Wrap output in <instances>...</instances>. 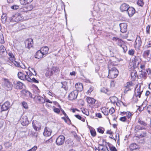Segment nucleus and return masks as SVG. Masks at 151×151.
Wrapping results in <instances>:
<instances>
[{
    "label": "nucleus",
    "mask_w": 151,
    "mask_h": 151,
    "mask_svg": "<svg viewBox=\"0 0 151 151\" xmlns=\"http://www.w3.org/2000/svg\"><path fill=\"white\" fill-rule=\"evenodd\" d=\"M82 112L86 115H89V113L87 109H83L82 111Z\"/></svg>",
    "instance_id": "48"
},
{
    "label": "nucleus",
    "mask_w": 151,
    "mask_h": 151,
    "mask_svg": "<svg viewBox=\"0 0 151 151\" xmlns=\"http://www.w3.org/2000/svg\"><path fill=\"white\" fill-rule=\"evenodd\" d=\"M134 58V60L133 62V67L134 68H136L138 67V65L139 64V62L137 60V58L135 56Z\"/></svg>",
    "instance_id": "25"
},
{
    "label": "nucleus",
    "mask_w": 151,
    "mask_h": 151,
    "mask_svg": "<svg viewBox=\"0 0 151 151\" xmlns=\"http://www.w3.org/2000/svg\"><path fill=\"white\" fill-rule=\"evenodd\" d=\"M120 31L122 33H124L127 31V25L126 23H121L119 24Z\"/></svg>",
    "instance_id": "14"
},
{
    "label": "nucleus",
    "mask_w": 151,
    "mask_h": 151,
    "mask_svg": "<svg viewBox=\"0 0 151 151\" xmlns=\"http://www.w3.org/2000/svg\"><path fill=\"white\" fill-rule=\"evenodd\" d=\"M54 73L52 71L51 69H49L47 70L45 73L46 76L48 77H50Z\"/></svg>",
    "instance_id": "30"
},
{
    "label": "nucleus",
    "mask_w": 151,
    "mask_h": 151,
    "mask_svg": "<svg viewBox=\"0 0 151 151\" xmlns=\"http://www.w3.org/2000/svg\"><path fill=\"white\" fill-rule=\"evenodd\" d=\"M109 50L110 52V53L112 56H114V54L113 52V50H112V47H109Z\"/></svg>",
    "instance_id": "55"
},
{
    "label": "nucleus",
    "mask_w": 151,
    "mask_h": 151,
    "mask_svg": "<svg viewBox=\"0 0 151 151\" xmlns=\"http://www.w3.org/2000/svg\"><path fill=\"white\" fill-rule=\"evenodd\" d=\"M132 86V85L130 83L127 82V85L125 86V88H130L131 86Z\"/></svg>",
    "instance_id": "62"
},
{
    "label": "nucleus",
    "mask_w": 151,
    "mask_h": 151,
    "mask_svg": "<svg viewBox=\"0 0 151 151\" xmlns=\"http://www.w3.org/2000/svg\"><path fill=\"white\" fill-rule=\"evenodd\" d=\"M44 55L40 50L37 51L35 55V58H36L40 59L42 58Z\"/></svg>",
    "instance_id": "19"
},
{
    "label": "nucleus",
    "mask_w": 151,
    "mask_h": 151,
    "mask_svg": "<svg viewBox=\"0 0 151 151\" xmlns=\"http://www.w3.org/2000/svg\"><path fill=\"white\" fill-rule=\"evenodd\" d=\"M136 129L139 130H142L145 129V127H142L139 125H137L136 126Z\"/></svg>",
    "instance_id": "54"
},
{
    "label": "nucleus",
    "mask_w": 151,
    "mask_h": 151,
    "mask_svg": "<svg viewBox=\"0 0 151 151\" xmlns=\"http://www.w3.org/2000/svg\"><path fill=\"white\" fill-rule=\"evenodd\" d=\"M49 49L47 47L45 46L42 47L41 48L40 50L45 55L47 53Z\"/></svg>",
    "instance_id": "28"
},
{
    "label": "nucleus",
    "mask_w": 151,
    "mask_h": 151,
    "mask_svg": "<svg viewBox=\"0 0 151 151\" xmlns=\"http://www.w3.org/2000/svg\"><path fill=\"white\" fill-rule=\"evenodd\" d=\"M147 110L148 113L151 114V105L148 106L147 107Z\"/></svg>",
    "instance_id": "51"
},
{
    "label": "nucleus",
    "mask_w": 151,
    "mask_h": 151,
    "mask_svg": "<svg viewBox=\"0 0 151 151\" xmlns=\"http://www.w3.org/2000/svg\"><path fill=\"white\" fill-rule=\"evenodd\" d=\"M16 59L15 58L14 55L12 53H10V65H14L15 66L18 67H21L22 68H25V66L24 65L22 66L20 65L19 63L16 61Z\"/></svg>",
    "instance_id": "3"
},
{
    "label": "nucleus",
    "mask_w": 151,
    "mask_h": 151,
    "mask_svg": "<svg viewBox=\"0 0 151 151\" xmlns=\"http://www.w3.org/2000/svg\"><path fill=\"white\" fill-rule=\"evenodd\" d=\"M32 123L33 127L35 131H37L40 130L41 124L40 122L35 120H34L32 121Z\"/></svg>",
    "instance_id": "5"
},
{
    "label": "nucleus",
    "mask_w": 151,
    "mask_h": 151,
    "mask_svg": "<svg viewBox=\"0 0 151 151\" xmlns=\"http://www.w3.org/2000/svg\"><path fill=\"white\" fill-rule=\"evenodd\" d=\"M25 45L26 47L29 49L33 45V40L31 38H29L25 42Z\"/></svg>",
    "instance_id": "11"
},
{
    "label": "nucleus",
    "mask_w": 151,
    "mask_h": 151,
    "mask_svg": "<svg viewBox=\"0 0 151 151\" xmlns=\"http://www.w3.org/2000/svg\"><path fill=\"white\" fill-rule=\"evenodd\" d=\"M78 94V92L75 90L71 92L70 93L68 96V99L71 101L76 99L77 97Z\"/></svg>",
    "instance_id": "6"
},
{
    "label": "nucleus",
    "mask_w": 151,
    "mask_h": 151,
    "mask_svg": "<svg viewBox=\"0 0 151 151\" xmlns=\"http://www.w3.org/2000/svg\"><path fill=\"white\" fill-rule=\"evenodd\" d=\"M150 26L149 25H148L147 26L146 28V32L147 34H149L150 33Z\"/></svg>",
    "instance_id": "58"
},
{
    "label": "nucleus",
    "mask_w": 151,
    "mask_h": 151,
    "mask_svg": "<svg viewBox=\"0 0 151 151\" xmlns=\"http://www.w3.org/2000/svg\"><path fill=\"white\" fill-rule=\"evenodd\" d=\"M25 75L23 73L21 72H18L17 75L18 78L24 81Z\"/></svg>",
    "instance_id": "31"
},
{
    "label": "nucleus",
    "mask_w": 151,
    "mask_h": 151,
    "mask_svg": "<svg viewBox=\"0 0 151 151\" xmlns=\"http://www.w3.org/2000/svg\"><path fill=\"white\" fill-rule=\"evenodd\" d=\"M8 54L9 56V52L8 53ZM0 54L3 56H5L7 54L5 48L2 45L0 46Z\"/></svg>",
    "instance_id": "12"
},
{
    "label": "nucleus",
    "mask_w": 151,
    "mask_h": 151,
    "mask_svg": "<svg viewBox=\"0 0 151 151\" xmlns=\"http://www.w3.org/2000/svg\"><path fill=\"white\" fill-rule=\"evenodd\" d=\"M26 73L27 74V75H25V78L26 79H24V81L27 80L29 82L31 81V77H30L28 75L27 72H26Z\"/></svg>",
    "instance_id": "37"
},
{
    "label": "nucleus",
    "mask_w": 151,
    "mask_h": 151,
    "mask_svg": "<svg viewBox=\"0 0 151 151\" xmlns=\"http://www.w3.org/2000/svg\"><path fill=\"white\" fill-rule=\"evenodd\" d=\"M118 73V70L115 67L109 69L108 78H115L117 76Z\"/></svg>",
    "instance_id": "4"
},
{
    "label": "nucleus",
    "mask_w": 151,
    "mask_h": 151,
    "mask_svg": "<svg viewBox=\"0 0 151 151\" xmlns=\"http://www.w3.org/2000/svg\"><path fill=\"white\" fill-rule=\"evenodd\" d=\"M137 4L138 5L140 6H142L144 4L143 0H138Z\"/></svg>",
    "instance_id": "45"
},
{
    "label": "nucleus",
    "mask_w": 151,
    "mask_h": 151,
    "mask_svg": "<svg viewBox=\"0 0 151 151\" xmlns=\"http://www.w3.org/2000/svg\"><path fill=\"white\" fill-rule=\"evenodd\" d=\"M66 142L68 143V146L69 147H70L71 146H72L73 144V142L71 141L69 139H68L67 140Z\"/></svg>",
    "instance_id": "44"
},
{
    "label": "nucleus",
    "mask_w": 151,
    "mask_h": 151,
    "mask_svg": "<svg viewBox=\"0 0 151 151\" xmlns=\"http://www.w3.org/2000/svg\"><path fill=\"white\" fill-rule=\"evenodd\" d=\"M9 102H6L4 103L2 106H1L3 111L7 110L9 108Z\"/></svg>",
    "instance_id": "21"
},
{
    "label": "nucleus",
    "mask_w": 151,
    "mask_h": 151,
    "mask_svg": "<svg viewBox=\"0 0 151 151\" xmlns=\"http://www.w3.org/2000/svg\"><path fill=\"white\" fill-rule=\"evenodd\" d=\"M147 70H142L141 71V73L140 74L142 75V76H141V77L145 79L147 77Z\"/></svg>",
    "instance_id": "33"
},
{
    "label": "nucleus",
    "mask_w": 151,
    "mask_h": 151,
    "mask_svg": "<svg viewBox=\"0 0 151 151\" xmlns=\"http://www.w3.org/2000/svg\"><path fill=\"white\" fill-rule=\"evenodd\" d=\"M142 43L140 37H137L134 45V47L135 48L139 47L141 45Z\"/></svg>",
    "instance_id": "15"
},
{
    "label": "nucleus",
    "mask_w": 151,
    "mask_h": 151,
    "mask_svg": "<svg viewBox=\"0 0 151 151\" xmlns=\"http://www.w3.org/2000/svg\"><path fill=\"white\" fill-rule=\"evenodd\" d=\"M86 100L88 103L91 104H94L96 101V100L90 97H87Z\"/></svg>",
    "instance_id": "26"
},
{
    "label": "nucleus",
    "mask_w": 151,
    "mask_h": 151,
    "mask_svg": "<svg viewBox=\"0 0 151 151\" xmlns=\"http://www.w3.org/2000/svg\"><path fill=\"white\" fill-rule=\"evenodd\" d=\"M68 82L67 81H65L61 82V84H62L61 88H63L65 91H67L68 90Z\"/></svg>",
    "instance_id": "24"
},
{
    "label": "nucleus",
    "mask_w": 151,
    "mask_h": 151,
    "mask_svg": "<svg viewBox=\"0 0 151 151\" xmlns=\"http://www.w3.org/2000/svg\"><path fill=\"white\" fill-rule=\"evenodd\" d=\"M37 147L36 146H35L31 149L28 150L27 151H35L37 150Z\"/></svg>",
    "instance_id": "59"
},
{
    "label": "nucleus",
    "mask_w": 151,
    "mask_h": 151,
    "mask_svg": "<svg viewBox=\"0 0 151 151\" xmlns=\"http://www.w3.org/2000/svg\"><path fill=\"white\" fill-rule=\"evenodd\" d=\"M52 131L51 129L46 127L45 129L44 132H43V135L45 136H49L51 135Z\"/></svg>",
    "instance_id": "17"
},
{
    "label": "nucleus",
    "mask_w": 151,
    "mask_h": 151,
    "mask_svg": "<svg viewBox=\"0 0 151 151\" xmlns=\"http://www.w3.org/2000/svg\"><path fill=\"white\" fill-rule=\"evenodd\" d=\"M38 101L39 103L43 104L45 102V100L44 98L39 96H35L34 98Z\"/></svg>",
    "instance_id": "22"
},
{
    "label": "nucleus",
    "mask_w": 151,
    "mask_h": 151,
    "mask_svg": "<svg viewBox=\"0 0 151 151\" xmlns=\"http://www.w3.org/2000/svg\"><path fill=\"white\" fill-rule=\"evenodd\" d=\"M107 144L109 147V151H117L116 149L114 146H110V144L109 142L107 143Z\"/></svg>",
    "instance_id": "36"
},
{
    "label": "nucleus",
    "mask_w": 151,
    "mask_h": 151,
    "mask_svg": "<svg viewBox=\"0 0 151 151\" xmlns=\"http://www.w3.org/2000/svg\"><path fill=\"white\" fill-rule=\"evenodd\" d=\"M54 111L58 114H59L60 112V110L58 108H55L53 109Z\"/></svg>",
    "instance_id": "60"
},
{
    "label": "nucleus",
    "mask_w": 151,
    "mask_h": 151,
    "mask_svg": "<svg viewBox=\"0 0 151 151\" xmlns=\"http://www.w3.org/2000/svg\"><path fill=\"white\" fill-rule=\"evenodd\" d=\"M10 88H12L11 86V83L12 87H14L16 89H22L23 88V86L24 84L21 82L14 80L13 79L10 80Z\"/></svg>",
    "instance_id": "1"
},
{
    "label": "nucleus",
    "mask_w": 151,
    "mask_h": 151,
    "mask_svg": "<svg viewBox=\"0 0 151 151\" xmlns=\"http://www.w3.org/2000/svg\"><path fill=\"white\" fill-rule=\"evenodd\" d=\"M9 18H7L6 15V14H3L1 17V21L3 24H5L6 28L5 29L7 32L9 33Z\"/></svg>",
    "instance_id": "2"
},
{
    "label": "nucleus",
    "mask_w": 151,
    "mask_h": 151,
    "mask_svg": "<svg viewBox=\"0 0 151 151\" xmlns=\"http://www.w3.org/2000/svg\"><path fill=\"white\" fill-rule=\"evenodd\" d=\"M138 122L140 124L144 126H145L147 125V124L144 121H142L140 119H139L138 121Z\"/></svg>",
    "instance_id": "38"
},
{
    "label": "nucleus",
    "mask_w": 151,
    "mask_h": 151,
    "mask_svg": "<svg viewBox=\"0 0 151 151\" xmlns=\"http://www.w3.org/2000/svg\"><path fill=\"white\" fill-rule=\"evenodd\" d=\"M26 7L27 12L31 11L33 8V6L31 5H28Z\"/></svg>",
    "instance_id": "43"
},
{
    "label": "nucleus",
    "mask_w": 151,
    "mask_h": 151,
    "mask_svg": "<svg viewBox=\"0 0 151 151\" xmlns=\"http://www.w3.org/2000/svg\"><path fill=\"white\" fill-rule=\"evenodd\" d=\"M137 75V72L135 70H133L131 73V77H135Z\"/></svg>",
    "instance_id": "39"
},
{
    "label": "nucleus",
    "mask_w": 151,
    "mask_h": 151,
    "mask_svg": "<svg viewBox=\"0 0 151 151\" xmlns=\"http://www.w3.org/2000/svg\"><path fill=\"white\" fill-rule=\"evenodd\" d=\"M112 40H113L116 42L117 43V44L118 45L121 47L123 49L124 52H126L125 48H127V47L126 46L122 45L123 43V42L122 40L116 37H113Z\"/></svg>",
    "instance_id": "8"
},
{
    "label": "nucleus",
    "mask_w": 151,
    "mask_h": 151,
    "mask_svg": "<svg viewBox=\"0 0 151 151\" xmlns=\"http://www.w3.org/2000/svg\"><path fill=\"white\" fill-rule=\"evenodd\" d=\"M109 112L110 114H112L115 112L114 108L113 107H112L109 110Z\"/></svg>",
    "instance_id": "50"
},
{
    "label": "nucleus",
    "mask_w": 151,
    "mask_h": 151,
    "mask_svg": "<svg viewBox=\"0 0 151 151\" xmlns=\"http://www.w3.org/2000/svg\"><path fill=\"white\" fill-rule=\"evenodd\" d=\"M65 138L63 135H60L56 139V143L58 146L62 145L65 142Z\"/></svg>",
    "instance_id": "7"
},
{
    "label": "nucleus",
    "mask_w": 151,
    "mask_h": 151,
    "mask_svg": "<svg viewBox=\"0 0 151 151\" xmlns=\"http://www.w3.org/2000/svg\"><path fill=\"white\" fill-rule=\"evenodd\" d=\"M30 82H34L35 83H39V81L38 80H36L35 78H32L31 77V81H30Z\"/></svg>",
    "instance_id": "52"
},
{
    "label": "nucleus",
    "mask_w": 151,
    "mask_h": 151,
    "mask_svg": "<svg viewBox=\"0 0 151 151\" xmlns=\"http://www.w3.org/2000/svg\"><path fill=\"white\" fill-rule=\"evenodd\" d=\"M75 87L76 89V91H81L83 89V86L81 83H76L75 85Z\"/></svg>",
    "instance_id": "18"
},
{
    "label": "nucleus",
    "mask_w": 151,
    "mask_h": 151,
    "mask_svg": "<svg viewBox=\"0 0 151 151\" xmlns=\"http://www.w3.org/2000/svg\"><path fill=\"white\" fill-rule=\"evenodd\" d=\"M93 89L94 88L92 86H91L90 87L89 89L88 90L87 92L88 93H90L93 90Z\"/></svg>",
    "instance_id": "63"
},
{
    "label": "nucleus",
    "mask_w": 151,
    "mask_h": 151,
    "mask_svg": "<svg viewBox=\"0 0 151 151\" xmlns=\"http://www.w3.org/2000/svg\"><path fill=\"white\" fill-rule=\"evenodd\" d=\"M21 124L23 126H25L28 125L29 122L27 119V118L26 117H23L21 121Z\"/></svg>",
    "instance_id": "23"
},
{
    "label": "nucleus",
    "mask_w": 151,
    "mask_h": 151,
    "mask_svg": "<svg viewBox=\"0 0 151 151\" xmlns=\"http://www.w3.org/2000/svg\"><path fill=\"white\" fill-rule=\"evenodd\" d=\"M129 148L131 150H134L139 148V146L136 143H133L131 144Z\"/></svg>",
    "instance_id": "32"
},
{
    "label": "nucleus",
    "mask_w": 151,
    "mask_h": 151,
    "mask_svg": "<svg viewBox=\"0 0 151 151\" xmlns=\"http://www.w3.org/2000/svg\"><path fill=\"white\" fill-rule=\"evenodd\" d=\"M55 75L58 74L60 72L59 68L57 67H53L51 68Z\"/></svg>",
    "instance_id": "27"
},
{
    "label": "nucleus",
    "mask_w": 151,
    "mask_h": 151,
    "mask_svg": "<svg viewBox=\"0 0 151 151\" xmlns=\"http://www.w3.org/2000/svg\"><path fill=\"white\" fill-rule=\"evenodd\" d=\"M135 50L132 49H130L128 52V54L130 55H133L134 54Z\"/></svg>",
    "instance_id": "42"
},
{
    "label": "nucleus",
    "mask_w": 151,
    "mask_h": 151,
    "mask_svg": "<svg viewBox=\"0 0 151 151\" xmlns=\"http://www.w3.org/2000/svg\"><path fill=\"white\" fill-rule=\"evenodd\" d=\"M109 98L111 102L113 104L115 103L117 101V97L114 96L110 97Z\"/></svg>",
    "instance_id": "35"
},
{
    "label": "nucleus",
    "mask_w": 151,
    "mask_h": 151,
    "mask_svg": "<svg viewBox=\"0 0 151 151\" xmlns=\"http://www.w3.org/2000/svg\"><path fill=\"white\" fill-rule=\"evenodd\" d=\"M127 118L125 116L121 117L119 119L120 121L123 122H125Z\"/></svg>",
    "instance_id": "56"
},
{
    "label": "nucleus",
    "mask_w": 151,
    "mask_h": 151,
    "mask_svg": "<svg viewBox=\"0 0 151 151\" xmlns=\"http://www.w3.org/2000/svg\"><path fill=\"white\" fill-rule=\"evenodd\" d=\"M33 0H19L20 3L22 5H26L32 2Z\"/></svg>",
    "instance_id": "29"
},
{
    "label": "nucleus",
    "mask_w": 151,
    "mask_h": 151,
    "mask_svg": "<svg viewBox=\"0 0 151 151\" xmlns=\"http://www.w3.org/2000/svg\"><path fill=\"white\" fill-rule=\"evenodd\" d=\"M147 135V132H143L141 133L139 136V138H141L145 137Z\"/></svg>",
    "instance_id": "41"
},
{
    "label": "nucleus",
    "mask_w": 151,
    "mask_h": 151,
    "mask_svg": "<svg viewBox=\"0 0 151 151\" xmlns=\"http://www.w3.org/2000/svg\"><path fill=\"white\" fill-rule=\"evenodd\" d=\"M129 5L126 3H124L121 5L120 7V9L122 12L124 11L127 12L129 8Z\"/></svg>",
    "instance_id": "13"
},
{
    "label": "nucleus",
    "mask_w": 151,
    "mask_h": 151,
    "mask_svg": "<svg viewBox=\"0 0 151 151\" xmlns=\"http://www.w3.org/2000/svg\"><path fill=\"white\" fill-rule=\"evenodd\" d=\"M104 129L101 127H99L97 129V131L100 133L103 134L104 133Z\"/></svg>",
    "instance_id": "40"
},
{
    "label": "nucleus",
    "mask_w": 151,
    "mask_h": 151,
    "mask_svg": "<svg viewBox=\"0 0 151 151\" xmlns=\"http://www.w3.org/2000/svg\"><path fill=\"white\" fill-rule=\"evenodd\" d=\"M100 91L101 92L105 93H107V92H108V91L107 89L104 88H101ZM107 94H108V93H107Z\"/></svg>",
    "instance_id": "49"
},
{
    "label": "nucleus",
    "mask_w": 151,
    "mask_h": 151,
    "mask_svg": "<svg viewBox=\"0 0 151 151\" xmlns=\"http://www.w3.org/2000/svg\"><path fill=\"white\" fill-rule=\"evenodd\" d=\"M22 106L25 109L28 108V106L27 103L25 101H23L22 103Z\"/></svg>",
    "instance_id": "47"
},
{
    "label": "nucleus",
    "mask_w": 151,
    "mask_h": 151,
    "mask_svg": "<svg viewBox=\"0 0 151 151\" xmlns=\"http://www.w3.org/2000/svg\"><path fill=\"white\" fill-rule=\"evenodd\" d=\"M90 132L91 135L93 137H95L96 135V133L94 129L90 130Z\"/></svg>",
    "instance_id": "46"
},
{
    "label": "nucleus",
    "mask_w": 151,
    "mask_h": 151,
    "mask_svg": "<svg viewBox=\"0 0 151 151\" xmlns=\"http://www.w3.org/2000/svg\"><path fill=\"white\" fill-rule=\"evenodd\" d=\"M102 112L105 115L107 116L109 114V109L105 107L101 109Z\"/></svg>",
    "instance_id": "34"
},
{
    "label": "nucleus",
    "mask_w": 151,
    "mask_h": 151,
    "mask_svg": "<svg viewBox=\"0 0 151 151\" xmlns=\"http://www.w3.org/2000/svg\"><path fill=\"white\" fill-rule=\"evenodd\" d=\"M128 119L130 118L131 116H132V114L129 112H127L126 113Z\"/></svg>",
    "instance_id": "61"
},
{
    "label": "nucleus",
    "mask_w": 151,
    "mask_h": 151,
    "mask_svg": "<svg viewBox=\"0 0 151 151\" xmlns=\"http://www.w3.org/2000/svg\"><path fill=\"white\" fill-rule=\"evenodd\" d=\"M29 91H27L25 90H22L21 91V92L24 95H28V92H29Z\"/></svg>",
    "instance_id": "57"
},
{
    "label": "nucleus",
    "mask_w": 151,
    "mask_h": 151,
    "mask_svg": "<svg viewBox=\"0 0 151 151\" xmlns=\"http://www.w3.org/2000/svg\"><path fill=\"white\" fill-rule=\"evenodd\" d=\"M141 86L140 84H138L135 89V95L136 96H138L140 97L141 94L143 91L142 90L140 89Z\"/></svg>",
    "instance_id": "9"
},
{
    "label": "nucleus",
    "mask_w": 151,
    "mask_h": 151,
    "mask_svg": "<svg viewBox=\"0 0 151 151\" xmlns=\"http://www.w3.org/2000/svg\"><path fill=\"white\" fill-rule=\"evenodd\" d=\"M147 47H151V41H149L147 42V44L146 46Z\"/></svg>",
    "instance_id": "64"
},
{
    "label": "nucleus",
    "mask_w": 151,
    "mask_h": 151,
    "mask_svg": "<svg viewBox=\"0 0 151 151\" xmlns=\"http://www.w3.org/2000/svg\"><path fill=\"white\" fill-rule=\"evenodd\" d=\"M19 7L17 5H14L11 7V9L13 10L17 9L19 8Z\"/></svg>",
    "instance_id": "53"
},
{
    "label": "nucleus",
    "mask_w": 151,
    "mask_h": 151,
    "mask_svg": "<svg viewBox=\"0 0 151 151\" xmlns=\"http://www.w3.org/2000/svg\"><path fill=\"white\" fill-rule=\"evenodd\" d=\"M129 17H131L134 14L135 12L134 9L132 7L129 6V8L127 11Z\"/></svg>",
    "instance_id": "16"
},
{
    "label": "nucleus",
    "mask_w": 151,
    "mask_h": 151,
    "mask_svg": "<svg viewBox=\"0 0 151 151\" xmlns=\"http://www.w3.org/2000/svg\"><path fill=\"white\" fill-rule=\"evenodd\" d=\"M9 102H6L4 103L2 106H1L3 111L7 110L9 108Z\"/></svg>",
    "instance_id": "20"
},
{
    "label": "nucleus",
    "mask_w": 151,
    "mask_h": 151,
    "mask_svg": "<svg viewBox=\"0 0 151 151\" xmlns=\"http://www.w3.org/2000/svg\"><path fill=\"white\" fill-rule=\"evenodd\" d=\"M23 19V17L22 15L20 13H18L16 14L15 16H14L13 18H12L11 21H13L14 20L15 22H18L19 21L22 20Z\"/></svg>",
    "instance_id": "10"
}]
</instances>
